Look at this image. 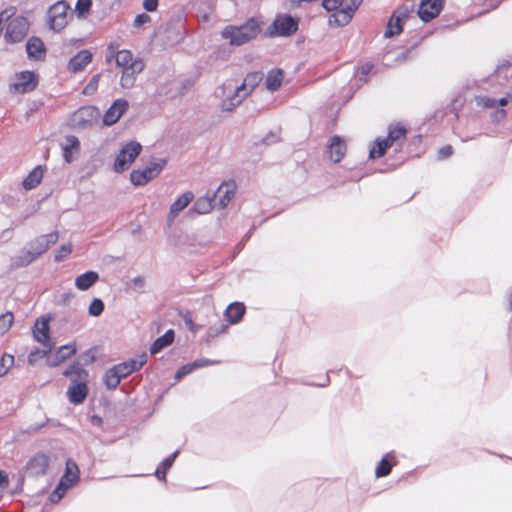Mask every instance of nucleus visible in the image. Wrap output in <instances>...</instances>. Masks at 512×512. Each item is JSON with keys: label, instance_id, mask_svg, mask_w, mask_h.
Returning a JSON list of instances; mask_svg holds the SVG:
<instances>
[{"label": "nucleus", "instance_id": "1", "mask_svg": "<svg viewBox=\"0 0 512 512\" xmlns=\"http://www.w3.org/2000/svg\"><path fill=\"white\" fill-rule=\"evenodd\" d=\"M262 80V75L258 72L248 74L241 85H236L233 81L225 82L217 89V95L224 97L222 101V110L233 111L242 101L250 95L255 87Z\"/></svg>", "mask_w": 512, "mask_h": 512}, {"label": "nucleus", "instance_id": "2", "mask_svg": "<svg viewBox=\"0 0 512 512\" xmlns=\"http://www.w3.org/2000/svg\"><path fill=\"white\" fill-rule=\"evenodd\" d=\"M112 59H115L117 67L122 69L120 85L126 89L133 87L136 77L144 69L142 59L134 58L129 50H118L117 46L110 44L107 48L106 60L110 62Z\"/></svg>", "mask_w": 512, "mask_h": 512}, {"label": "nucleus", "instance_id": "3", "mask_svg": "<svg viewBox=\"0 0 512 512\" xmlns=\"http://www.w3.org/2000/svg\"><path fill=\"white\" fill-rule=\"evenodd\" d=\"M63 375L70 379V386L67 389V397L73 404H81L88 395L89 374L79 362L69 366Z\"/></svg>", "mask_w": 512, "mask_h": 512}, {"label": "nucleus", "instance_id": "4", "mask_svg": "<svg viewBox=\"0 0 512 512\" xmlns=\"http://www.w3.org/2000/svg\"><path fill=\"white\" fill-rule=\"evenodd\" d=\"M260 33V26L256 19L250 18L243 25L235 26L230 25L225 27L221 35L224 39L228 40L231 45H243Z\"/></svg>", "mask_w": 512, "mask_h": 512}, {"label": "nucleus", "instance_id": "5", "mask_svg": "<svg viewBox=\"0 0 512 512\" xmlns=\"http://www.w3.org/2000/svg\"><path fill=\"white\" fill-rule=\"evenodd\" d=\"M49 318L41 317L36 320L33 327V335L36 341L41 343L46 349L35 350L29 354V362L33 363L37 356L45 357L52 348V343L49 336Z\"/></svg>", "mask_w": 512, "mask_h": 512}, {"label": "nucleus", "instance_id": "6", "mask_svg": "<svg viewBox=\"0 0 512 512\" xmlns=\"http://www.w3.org/2000/svg\"><path fill=\"white\" fill-rule=\"evenodd\" d=\"M298 19L289 14L279 13L267 28L270 37H289L298 30Z\"/></svg>", "mask_w": 512, "mask_h": 512}, {"label": "nucleus", "instance_id": "7", "mask_svg": "<svg viewBox=\"0 0 512 512\" xmlns=\"http://www.w3.org/2000/svg\"><path fill=\"white\" fill-rule=\"evenodd\" d=\"M79 479V469L75 462L68 460L64 475L61 477L57 487L50 495L51 502H58L62 499L66 491L72 487Z\"/></svg>", "mask_w": 512, "mask_h": 512}, {"label": "nucleus", "instance_id": "8", "mask_svg": "<svg viewBox=\"0 0 512 512\" xmlns=\"http://www.w3.org/2000/svg\"><path fill=\"white\" fill-rule=\"evenodd\" d=\"M142 146L136 141H131L125 144L114 162V170L118 173L127 170L140 154Z\"/></svg>", "mask_w": 512, "mask_h": 512}, {"label": "nucleus", "instance_id": "9", "mask_svg": "<svg viewBox=\"0 0 512 512\" xmlns=\"http://www.w3.org/2000/svg\"><path fill=\"white\" fill-rule=\"evenodd\" d=\"M165 164L164 159L153 160L144 169L133 170L130 174V180L135 186L145 185L159 175Z\"/></svg>", "mask_w": 512, "mask_h": 512}, {"label": "nucleus", "instance_id": "10", "mask_svg": "<svg viewBox=\"0 0 512 512\" xmlns=\"http://www.w3.org/2000/svg\"><path fill=\"white\" fill-rule=\"evenodd\" d=\"M69 5L67 2L61 0L53 4L48 10V23L49 27L55 31L60 32L68 24Z\"/></svg>", "mask_w": 512, "mask_h": 512}, {"label": "nucleus", "instance_id": "11", "mask_svg": "<svg viewBox=\"0 0 512 512\" xmlns=\"http://www.w3.org/2000/svg\"><path fill=\"white\" fill-rule=\"evenodd\" d=\"M99 110L94 106H83L71 116V124L75 128H86L97 122Z\"/></svg>", "mask_w": 512, "mask_h": 512}, {"label": "nucleus", "instance_id": "12", "mask_svg": "<svg viewBox=\"0 0 512 512\" xmlns=\"http://www.w3.org/2000/svg\"><path fill=\"white\" fill-rule=\"evenodd\" d=\"M28 29L29 23L25 17H15L8 23L5 38L11 43L20 42L26 36Z\"/></svg>", "mask_w": 512, "mask_h": 512}, {"label": "nucleus", "instance_id": "13", "mask_svg": "<svg viewBox=\"0 0 512 512\" xmlns=\"http://www.w3.org/2000/svg\"><path fill=\"white\" fill-rule=\"evenodd\" d=\"M236 192V184L234 181L223 182L213 195L216 208L224 209L227 207Z\"/></svg>", "mask_w": 512, "mask_h": 512}, {"label": "nucleus", "instance_id": "14", "mask_svg": "<svg viewBox=\"0 0 512 512\" xmlns=\"http://www.w3.org/2000/svg\"><path fill=\"white\" fill-rule=\"evenodd\" d=\"M444 6V0H422L418 8V16L424 22L437 17Z\"/></svg>", "mask_w": 512, "mask_h": 512}, {"label": "nucleus", "instance_id": "15", "mask_svg": "<svg viewBox=\"0 0 512 512\" xmlns=\"http://www.w3.org/2000/svg\"><path fill=\"white\" fill-rule=\"evenodd\" d=\"M58 240V233L53 232L46 235H41L29 242L27 245L31 248L34 254L39 257L45 253L49 247L55 244Z\"/></svg>", "mask_w": 512, "mask_h": 512}, {"label": "nucleus", "instance_id": "16", "mask_svg": "<svg viewBox=\"0 0 512 512\" xmlns=\"http://www.w3.org/2000/svg\"><path fill=\"white\" fill-rule=\"evenodd\" d=\"M36 85V76L30 71H23L17 74L13 83L15 91L19 93L30 92L36 87Z\"/></svg>", "mask_w": 512, "mask_h": 512}, {"label": "nucleus", "instance_id": "17", "mask_svg": "<svg viewBox=\"0 0 512 512\" xmlns=\"http://www.w3.org/2000/svg\"><path fill=\"white\" fill-rule=\"evenodd\" d=\"M147 362V354L143 353L136 358L130 359L129 361L122 362L118 365H115L114 368L119 373L121 378H125L130 375L132 372L137 371L143 367V365Z\"/></svg>", "mask_w": 512, "mask_h": 512}, {"label": "nucleus", "instance_id": "18", "mask_svg": "<svg viewBox=\"0 0 512 512\" xmlns=\"http://www.w3.org/2000/svg\"><path fill=\"white\" fill-rule=\"evenodd\" d=\"M128 108V102L124 99H117L109 107L103 116V123L107 126L115 124Z\"/></svg>", "mask_w": 512, "mask_h": 512}, {"label": "nucleus", "instance_id": "19", "mask_svg": "<svg viewBox=\"0 0 512 512\" xmlns=\"http://www.w3.org/2000/svg\"><path fill=\"white\" fill-rule=\"evenodd\" d=\"M193 198L194 194L190 191L185 192L181 196H179L170 206L167 221L169 223H172L178 216V214L189 205Z\"/></svg>", "mask_w": 512, "mask_h": 512}, {"label": "nucleus", "instance_id": "20", "mask_svg": "<svg viewBox=\"0 0 512 512\" xmlns=\"http://www.w3.org/2000/svg\"><path fill=\"white\" fill-rule=\"evenodd\" d=\"M346 143L340 136H333L328 144V154L330 159L338 163L346 154Z\"/></svg>", "mask_w": 512, "mask_h": 512}, {"label": "nucleus", "instance_id": "21", "mask_svg": "<svg viewBox=\"0 0 512 512\" xmlns=\"http://www.w3.org/2000/svg\"><path fill=\"white\" fill-rule=\"evenodd\" d=\"M397 463L398 461L394 452L386 453L375 467V477L383 478L388 476Z\"/></svg>", "mask_w": 512, "mask_h": 512}, {"label": "nucleus", "instance_id": "22", "mask_svg": "<svg viewBox=\"0 0 512 512\" xmlns=\"http://www.w3.org/2000/svg\"><path fill=\"white\" fill-rule=\"evenodd\" d=\"M49 466V457L45 454H38L34 456L27 464L28 473L31 475L45 474Z\"/></svg>", "mask_w": 512, "mask_h": 512}, {"label": "nucleus", "instance_id": "23", "mask_svg": "<svg viewBox=\"0 0 512 512\" xmlns=\"http://www.w3.org/2000/svg\"><path fill=\"white\" fill-rule=\"evenodd\" d=\"M91 60V52L88 50H81L70 59L68 64L69 70L74 73L81 72L91 62Z\"/></svg>", "mask_w": 512, "mask_h": 512}, {"label": "nucleus", "instance_id": "24", "mask_svg": "<svg viewBox=\"0 0 512 512\" xmlns=\"http://www.w3.org/2000/svg\"><path fill=\"white\" fill-rule=\"evenodd\" d=\"M38 257L34 254L31 248L26 245L21 249L17 255L11 258V267L20 268L25 267L35 261Z\"/></svg>", "mask_w": 512, "mask_h": 512}, {"label": "nucleus", "instance_id": "25", "mask_svg": "<svg viewBox=\"0 0 512 512\" xmlns=\"http://www.w3.org/2000/svg\"><path fill=\"white\" fill-rule=\"evenodd\" d=\"M76 353V346L74 343H70L67 345H63L58 348L56 353L48 358L49 365L50 366H58L68 358H70L72 355Z\"/></svg>", "mask_w": 512, "mask_h": 512}, {"label": "nucleus", "instance_id": "26", "mask_svg": "<svg viewBox=\"0 0 512 512\" xmlns=\"http://www.w3.org/2000/svg\"><path fill=\"white\" fill-rule=\"evenodd\" d=\"M246 308L243 303L240 302H234L231 303L224 312L225 319L230 324H237L239 323L244 314H245Z\"/></svg>", "mask_w": 512, "mask_h": 512}, {"label": "nucleus", "instance_id": "27", "mask_svg": "<svg viewBox=\"0 0 512 512\" xmlns=\"http://www.w3.org/2000/svg\"><path fill=\"white\" fill-rule=\"evenodd\" d=\"M404 17H406L404 12H395L392 15L384 33L385 38H392L402 32V19Z\"/></svg>", "mask_w": 512, "mask_h": 512}, {"label": "nucleus", "instance_id": "28", "mask_svg": "<svg viewBox=\"0 0 512 512\" xmlns=\"http://www.w3.org/2000/svg\"><path fill=\"white\" fill-rule=\"evenodd\" d=\"M99 280V274L95 271H87L75 279V286L80 291H87Z\"/></svg>", "mask_w": 512, "mask_h": 512}, {"label": "nucleus", "instance_id": "29", "mask_svg": "<svg viewBox=\"0 0 512 512\" xmlns=\"http://www.w3.org/2000/svg\"><path fill=\"white\" fill-rule=\"evenodd\" d=\"M26 51L29 58L41 59L45 55L44 43L40 38L31 37L26 44Z\"/></svg>", "mask_w": 512, "mask_h": 512}, {"label": "nucleus", "instance_id": "30", "mask_svg": "<svg viewBox=\"0 0 512 512\" xmlns=\"http://www.w3.org/2000/svg\"><path fill=\"white\" fill-rule=\"evenodd\" d=\"M174 331L169 329L164 335L158 337L150 346V353L157 354L165 347L169 346L174 341Z\"/></svg>", "mask_w": 512, "mask_h": 512}, {"label": "nucleus", "instance_id": "31", "mask_svg": "<svg viewBox=\"0 0 512 512\" xmlns=\"http://www.w3.org/2000/svg\"><path fill=\"white\" fill-rule=\"evenodd\" d=\"M179 452L178 451H175L174 453H172L170 456H168L167 458H165L157 467L156 471H155V476L157 477V479L161 480V481H165L166 480V473L168 472V470L172 467L176 457L178 456Z\"/></svg>", "mask_w": 512, "mask_h": 512}, {"label": "nucleus", "instance_id": "32", "mask_svg": "<svg viewBox=\"0 0 512 512\" xmlns=\"http://www.w3.org/2000/svg\"><path fill=\"white\" fill-rule=\"evenodd\" d=\"M353 12L350 11L347 7L339 10L338 12L332 14L329 17V23L335 24L337 26H344L350 22L353 16Z\"/></svg>", "mask_w": 512, "mask_h": 512}, {"label": "nucleus", "instance_id": "33", "mask_svg": "<svg viewBox=\"0 0 512 512\" xmlns=\"http://www.w3.org/2000/svg\"><path fill=\"white\" fill-rule=\"evenodd\" d=\"M214 208H216V205L213 197L208 196L198 198L193 205V210L197 214L209 213Z\"/></svg>", "mask_w": 512, "mask_h": 512}, {"label": "nucleus", "instance_id": "34", "mask_svg": "<svg viewBox=\"0 0 512 512\" xmlns=\"http://www.w3.org/2000/svg\"><path fill=\"white\" fill-rule=\"evenodd\" d=\"M43 177V170L41 166L35 167L28 176L23 180V186L26 190L35 188Z\"/></svg>", "mask_w": 512, "mask_h": 512}, {"label": "nucleus", "instance_id": "35", "mask_svg": "<svg viewBox=\"0 0 512 512\" xmlns=\"http://www.w3.org/2000/svg\"><path fill=\"white\" fill-rule=\"evenodd\" d=\"M80 143L77 137L70 135L65 139V144L63 146V156L66 162L70 163L73 160L72 152L77 151L79 149Z\"/></svg>", "mask_w": 512, "mask_h": 512}, {"label": "nucleus", "instance_id": "36", "mask_svg": "<svg viewBox=\"0 0 512 512\" xmlns=\"http://www.w3.org/2000/svg\"><path fill=\"white\" fill-rule=\"evenodd\" d=\"M283 80V71L281 69L271 70L266 77V87L270 91L277 90Z\"/></svg>", "mask_w": 512, "mask_h": 512}, {"label": "nucleus", "instance_id": "37", "mask_svg": "<svg viewBox=\"0 0 512 512\" xmlns=\"http://www.w3.org/2000/svg\"><path fill=\"white\" fill-rule=\"evenodd\" d=\"M390 144L385 139H376L374 145L370 148L369 158L376 159L382 157Z\"/></svg>", "mask_w": 512, "mask_h": 512}, {"label": "nucleus", "instance_id": "38", "mask_svg": "<svg viewBox=\"0 0 512 512\" xmlns=\"http://www.w3.org/2000/svg\"><path fill=\"white\" fill-rule=\"evenodd\" d=\"M405 136H406V129L403 126L391 125L389 127L388 136L385 140L388 141L390 146H392L394 142H397L400 139H404Z\"/></svg>", "mask_w": 512, "mask_h": 512}, {"label": "nucleus", "instance_id": "39", "mask_svg": "<svg viewBox=\"0 0 512 512\" xmlns=\"http://www.w3.org/2000/svg\"><path fill=\"white\" fill-rule=\"evenodd\" d=\"M121 379V376L116 371L114 366L111 369H109L104 375V383L108 389H115L119 385Z\"/></svg>", "mask_w": 512, "mask_h": 512}, {"label": "nucleus", "instance_id": "40", "mask_svg": "<svg viewBox=\"0 0 512 512\" xmlns=\"http://www.w3.org/2000/svg\"><path fill=\"white\" fill-rule=\"evenodd\" d=\"M13 320L14 316L11 312H6L0 316V337L10 329Z\"/></svg>", "mask_w": 512, "mask_h": 512}, {"label": "nucleus", "instance_id": "41", "mask_svg": "<svg viewBox=\"0 0 512 512\" xmlns=\"http://www.w3.org/2000/svg\"><path fill=\"white\" fill-rule=\"evenodd\" d=\"M14 363V357L9 354H4L0 359V377L4 376L9 368Z\"/></svg>", "mask_w": 512, "mask_h": 512}, {"label": "nucleus", "instance_id": "42", "mask_svg": "<svg viewBox=\"0 0 512 512\" xmlns=\"http://www.w3.org/2000/svg\"><path fill=\"white\" fill-rule=\"evenodd\" d=\"M103 310H104V303H103V301L101 299H99V298H95L91 302L88 311H89V314L91 316L97 317V316L102 314Z\"/></svg>", "mask_w": 512, "mask_h": 512}, {"label": "nucleus", "instance_id": "43", "mask_svg": "<svg viewBox=\"0 0 512 512\" xmlns=\"http://www.w3.org/2000/svg\"><path fill=\"white\" fill-rule=\"evenodd\" d=\"M92 6V0H77L76 11L79 16H82L89 12Z\"/></svg>", "mask_w": 512, "mask_h": 512}, {"label": "nucleus", "instance_id": "44", "mask_svg": "<svg viewBox=\"0 0 512 512\" xmlns=\"http://www.w3.org/2000/svg\"><path fill=\"white\" fill-rule=\"evenodd\" d=\"M72 252L71 244H63L55 255V261L60 262Z\"/></svg>", "mask_w": 512, "mask_h": 512}, {"label": "nucleus", "instance_id": "45", "mask_svg": "<svg viewBox=\"0 0 512 512\" xmlns=\"http://www.w3.org/2000/svg\"><path fill=\"white\" fill-rule=\"evenodd\" d=\"M151 22V17L146 13L138 14L133 21L134 28H141Z\"/></svg>", "mask_w": 512, "mask_h": 512}, {"label": "nucleus", "instance_id": "46", "mask_svg": "<svg viewBox=\"0 0 512 512\" xmlns=\"http://www.w3.org/2000/svg\"><path fill=\"white\" fill-rule=\"evenodd\" d=\"M194 371V367L192 363H188L183 365L181 368L178 369V371L175 374V379L180 380L186 375L192 373Z\"/></svg>", "mask_w": 512, "mask_h": 512}, {"label": "nucleus", "instance_id": "47", "mask_svg": "<svg viewBox=\"0 0 512 512\" xmlns=\"http://www.w3.org/2000/svg\"><path fill=\"white\" fill-rule=\"evenodd\" d=\"M477 103L484 108H493L497 104V100L490 97H480L477 99Z\"/></svg>", "mask_w": 512, "mask_h": 512}, {"label": "nucleus", "instance_id": "48", "mask_svg": "<svg viewBox=\"0 0 512 512\" xmlns=\"http://www.w3.org/2000/svg\"><path fill=\"white\" fill-rule=\"evenodd\" d=\"M343 0H323L322 5L327 11L336 10Z\"/></svg>", "mask_w": 512, "mask_h": 512}, {"label": "nucleus", "instance_id": "49", "mask_svg": "<svg viewBox=\"0 0 512 512\" xmlns=\"http://www.w3.org/2000/svg\"><path fill=\"white\" fill-rule=\"evenodd\" d=\"M218 363H219V361H217V360H208V359H197L194 362H192L194 370H196L198 368H202L204 366H208V365H215Z\"/></svg>", "mask_w": 512, "mask_h": 512}, {"label": "nucleus", "instance_id": "50", "mask_svg": "<svg viewBox=\"0 0 512 512\" xmlns=\"http://www.w3.org/2000/svg\"><path fill=\"white\" fill-rule=\"evenodd\" d=\"M142 5L147 12H155L158 8L159 0H144Z\"/></svg>", "mask_w": 512, "mask_h": 512}, {"label": "nucleus", "instance_id": "51", "mask_svg": "<svg viewBox=\"0 0 512 512\" xmlns=\"http://www.w3.org/2000/svg\"><path fill=\"white\" fill-rule=\"evenodd\" d=\"M373 69V64L365 63L358 69L359 79L363 80L365 76H367L371 70Z\"/></svg>", "mask_w": 512, "mask_h": 512}, {"label": "nucleus", "instance_id": "52", "mask_svg": "<svg viewBox=\"0 0 512 512\" xmlns=\"http://www.w3.org/2000/svg\"><path fill=\"white\" fill-rule=\"evenodd\" d=\"M98 81H99V75L93 76L92 79L90 80V82L85 87L84 93H92L93 91H95L97 88V85H98Z\"/></svg>", "mask_w": 512, "mask_h": 512}, {"label": "nucleus", "instance_id": "53", "mask_svg": "<svg viewBox=\"0 0 512 512\" xmlns=\"http://www.w3.org/2000/svg\"><path fill=\"white\" fill-rule=\"evenodd\" d=\"M453 149L450 145L443 146L438 151V158L439 159H445L452 155Z\"/></svg>", "mask_w": 512, "mask_h": 512}, {"label": "nucleus", "instance_id": "54", "mask_svg": "<svg viewBox=\"0 0 512 512\" xmlns=\"http://www.w3.org/2000/svg\"><path fill=\"white\" fill-rule=\"evenodd\" d=\"M133 286L138 291H143L145 288V279L141 276H137L133 279Z\"/></svg>", "mask_w": 512, "mask_h": 512}, {"label": "nucleus", "instance_id": "55", "mask_svg": "<svg viewBox=\"0 0 512 512\" xmlns=\"http://www.w3.org/2000/svg\"><path fill=\"white\" fill-rule=\"evenodd\" d=\"M363 0H347V7L353 13L358 9Z\"/></svg>", "mask_w": 512, "mask_h": 512}, {"label": "nucleus", "instance_id": "56", "mask_svg": "<svg viewBox=\"0 0 512 512\" xmlns=\"http://www.w3.org/2000/svg\"><path fill=\"white\" fill-rule=\"evenodd\" d=\"M12 10H4L0 13V32L2 31V23L7 21L13 15Z\"/></svg>", "mask_w": 512, "mask_h": 512}, {"label": "nucleus", "instance_id": "57", "mask_svg": "<svg viewBox=\"0 0 512 512\" xmlns=\"http://www.w3.org/2000/svg\"><path fill=\"white\" fill-rule=\"evenodd\" d=\"M8 485V476L4 471H0V487H6Z\"/></svg>", "mask_w": 512, "mask_h": 512}, {"label": "nucleus", "instance_id": "58", "mask_svg": "<svg viewBox=\"0 0 512 512\" xmlns=\"http://www.w3.org/2000/svg\"><path fill=\"white\" fill-rule=\"evenodd\" d=\"M505 116H506V111L503 110V109L496 111L495 114H494V118L497 121L504 119Z\"/></svg>", "mask_w": 512, "mask_h": 512}, {"label": "nucleus", "instance_id": "59", "mask_svg": "<svg viewBox=\"0 0 512 512\" xmlns=\"http://www.w3.org/2000/svg\"><path fill=\"white\" fill-rule=\"evenodd\" d=\"M497 103H498L500 106H502V107H503V106L508 105L509 100H508L507 96H505V97H502V98H500L499 100H497Z\"/></svg>", "mask_w": 512, "mask_h": 512}, {"label": "nucleus", "instance_id": "60", "mask_svg": "<svg viewBox=\"0 0 512 512\" xmlns=\"http://www.w3.org/2000/svg\"><path fill=\"white\" fill-rule=\"evenodd\" d=\"M408 53V51L401 53V55L399 56V60L405 61L407 59Z\"/></svg>", "mask_w": 512, "mask_h": 512}, {"label": "nucleus", "instance_id": "61", "mask_svg": "<svg viewBox=\"0 0 512 512\" xmlns=\"http://www.w3.org/2000/svg\"><path fill=\"white\" fill-rule=\"evenodd\" d=\"M10 234H11V231H10V230H5V231H3V233H2V237L10 236Z\"/></svg>", "mask_w": 512, "mask_h": 512}, {"label": "nucleus", "instance_id": "62", "mask_svg": "<svg viewBox=\"0 0 512 512\" xmlns=\"http://www.w3.org/2000/svg\"><path fill=\"white\" fill-rule=\"evenodd\" d=\"M506 96H507L509 102H512V92L508 93Z\"/></svg>", "mask_w": 512, "mask_h": 512}, {"label": "nucleus", "instance_id": "63", "mask_svg": "<svg viewBox=\"0 0 512 512\" xmlns=\"http://www.w3.org/2000/svg\"><path fill=\"white\" fill-rule=\"evenodd\" d=\"M273 141H274V140H269V138H265V142H266L267 144H270V143H272Z\"/></svg>", "mask_w": 512, "mask_h": 512}, {"label": "nucleus", "instance_id": "64", "mask_svg": "<svg viewBox=\"0 0 512 512\" xmlns=\"http://www.w3.org/2000/svg\"><path fill=\"white\" fill-rule=\"evenodd\" d=\"M510 305H511V309H512V293L510 294Z\"/></svg>", "mask_w": 512, "mask_h": 512}]
</instances>
